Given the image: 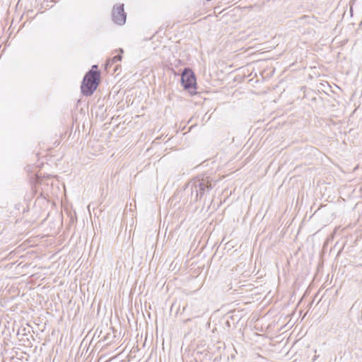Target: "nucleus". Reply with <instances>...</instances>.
<instances>
[{
  "instance_id": "2",
  "label": "nucleus",
  "mask_w": 362,
  "mask_h": 362,
  "mask_svg": "<svg viewBox=\"0 0 362 362\" xmlns=\"http://www.w3.org/2000/svg\"><path fill=\"white\" fill-rule=\"evenodd\" d=\"M181 83L184 89L191 95L197 93V78L192 69H185L181 76Z\"/></svg>"
},
{
  "instance_id": "3",
  "label": "nucleus",
  "mask_w": 362,
  "mask_h": 362,
  "mask_svg": "<svg viewBox=\"0 0 362 362\" xmlns=\"http://www.w3.org/2000/svg\"><path fill=\"white\" fill-rule=\"evenodd\" d=\"M113 21L119 25L124 23L126 21V15L124 11L123 5H117L114 6L112 11Z\"/></svg>"
},
{
  "instance_id": "1",
  "label": "nucleus",
  "mask_w": 362,
  "mask_h": 362,
  "mask_svg": "<svg viewBox=\"0 0 362 362\" xmlns=\"http://www.w3.org/2000/svg\"><path fill=\"white\" fill-rule=\"evenodd\" d=\"M100 82V73L98 71V66L93 65L91 69L85 75L81 89L85 95H90L97 89Z\"/></svg>"
},
{
  "instance_id": "4",
  "label": "nucleus",
  "mask_w": 362,
  "mask_h": 362,
  "mask_svg": "<svg viewBox=\"0 0 362 362\" xmlns=\"http://www.w3.org/2000/svg\"><path fill=\"white\" fill-rule=\"evenodd\" d=\"M118 52H119V54L115 56L111 59H109L107 62L106 66L111 65V64H112L114 63H116L117 62H119V61L122 60V54L123 53V50L122 49H119Z\"/></svg>"
}]
</instances>
